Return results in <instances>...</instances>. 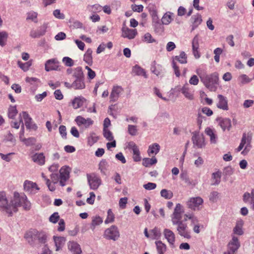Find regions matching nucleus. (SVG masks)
I'll list each match as a JSON object with an SVG mask.
<instances>
[{"instance_id":"nucleus-1","label":"nucleus","mask_w":254,"mask_h":254,"mask_svg":"<svg viewBox=\"0 0 254 254\" xmlns=\"http://www.w3.org/2000/svg\"><path fill=\"white\" fill-rule=\"evenodd\" d=\"M22 206L25 210H29L31 208V203L27 200L24 194L20 195L18 192L14 193L13 198L8 203L5 193L0 192V209L5 212L9 216L13 212L17 211V207Z\"/></svg>"},{"instance_id":"nucleus-2","label":"nucleus","mask_w":254,"mask_h":254,"mask_svg":"<svg viewBox=\"0 0 254 254\" xmlns=\"http://www.w3.org/2000/svg\"><path fill=\"white\" fill-rule=\"evenodd\" d=\"M184 213V209L180 203H177L171 215V221L173 225H177L178 234L185 238L189 239L191 238L190 231L187 224L182 221Z\"/></svg>"},{"instance_id":"nucleus-3","label":"nucleus","mask_w":254,"mask_h":254,"mask_svg":"<svg viewBox=\"0 0 254 254\" xmlns=\"http://www.w3.org/2000/svg\"><path fill=\"white\" fill-rule=\"evenodd\" d=\"M196 73L204 85L210 91H215L219 84V74L215 72L208 74L205 71L199 69L196 70Z\"/></svg>"},{"instance_id":"nucleus-4","label":"nucleus","mask_w":254,"mask_h":254,"mask_svg":"<svg viewBox=\"0 0 254 254\" xmlns=\"http://www.w3.org/2000/svg\"><path fill=\"white\" fill-rule=\"evenodd\" d=\"M24 238L30 245L34 246L37 242L45 244L47 241V235L45 232L31 229L25 233Z\"/></svg>"},{"instance_id":"nucleus-5","label":"nucleus","mask_w":254,"mask_h":254,"mask_svg":"<svg viewBox=\"0 0 254 254\" xmlns=\"http://www.w3.org/2000/svg\"><path fill=\"white\" fill-rule=\"evenodd\" d=\"M251 134L249 135V133H244L241 143L237 149V151H240L245 146V148L241 153L243 155L247 154L252 148V145H251Z\"/></svg>"},{"instance_id":"nucleus-6","label":"nucleus","mask_w":254,"mask_h":254,"mask_svg":"<svg viewBox=\"0 0 254 254\" xmlns=\"http://www.w3.org/2000/svg\"><path fill=\"white\" fill-rule=\"evenodd\" d=\"M120 235L118 227L115 225H112L105 230L103 236L104 238L107 240L115 241L119 239Z\"/></svg>"},{"instance_id":"nucleus-7","label":"nucleus","mask_w":254,"mask_h":254,"mask_svg":"<svg viewBox=\"0 0 254 254\" xmlns=\"http://www.w3.org/2000/svg\"><path fill=\"white\" fill-rule=\"evenodd\" d=\"M87 178L90 188L92 190L98 189L102 184L100 177L94 173L87 174Z\"/></svg>"},{"instance_id":"nucleus-8","label":"nucleus","mask_w":254,"mask_h":254,"mask_svg":"<svg viewBox=\"0 0 254 254\" xmlns=\"http://www.w3.org/2000/svg\"><path fill=\"white\" fill-rule=\"evenodd\" d=\"M203 200L200 197H191L187 201L188 207L193 210H198L202 206Z\"/></svg>"},{"instance_id":"nucleus-9","label":"nucleus","mask_w":254,"mask_h":254,"mask_svg":"<svg viewBox=\"0 0 254 254\" xmlns=\"http://www.w3.org/2000/svg\"><path fill=\"white\" fill-rule=\"evenodd\" d=\"M70 168L68 166H64L62 167L60 170V184L61 186H64L65 182L69 178Z\"/></svg>"},{"instance_id":"nucleus-10","label":"nucleus","mask_w":254,"mask_h":254,"mask_svg":"<svg viewBox=\"0 0 254 254\" xmlns=\"http://www.w3.org/2000/svg\"><path fill=\"white\" fill-rule=\"evenodd\" d=\"M163 235L167 240L170 246L172 248L175 247L176 236L175 233L170 229L165 228L163 230Z\"/></svg>"},{"instance_id":"nucleus-11","label":"nucleus","mask_w":254,"mask_h":254,"mask_svg":"<svg viewBox=\"0 0 254 254\" xmlns=\"http://www.w3.org/2000/svg\"><path fill=\"white\" fill-rule=\"evenodd\" d=\"M60 63L56 59L48 60L45 64V69L47 71L60 70Z\"/></svg>"},{"instance_id":"nucleus-12","label":"nucleus","mask_w":254,"mask_h":254,"mask_svg":"<svg viewBox=\"0 0 254 254\" xmlns=\"http://www.w3.org/2000/svg\"><path fill=\"white\" fill-rule=\"evenodd\" d=\"M216 107L224 111L228 110L229 107L227 98L222 95L218 94L217 97Z\"/></svg>"},{"instance_id":"nucleus-13","label":"nucleus","mask_w":254,"mask_h":254,"mask_svg":"<svg viewBox=\"0 0 254 254\" xmlns=\"http://www.w3.org/2000/svg\"><path fill=\"white\" fill-rule=\"evenodd\" d=\"M128 148L131 149L133 152V159L135 162H138L141 160L140 151L138 146L132 141L128 143Z\"/></svg>"},{"instance_id":"nucleus-14","label":"nucleus","mask_w":254,"mask_h":254,"mask_svg":"<svg viewBox=\"0 0 254 254\" xmlns=\"http://www.w3.org/2000/svg\"><path fill=\"white\" fill-rule=\"evenodd\" d=\"M24 189L26 191L31 194L36 193L39 190L36 183L27 180L24 182Z\"/></svg>"},{"instance_id":"nucleus-15","label":"nucleus","mask_w":254,"mask_h":254,"mask_svg":"<svg viewBox=\"0 0 254 254\" xmlns=\"http://www.w3.org/2000/svg\"><path fill=\"white\" fill-rule=\"evenodd\" d=\"M48 24L44 23L36 30H32L30 32V36L33 38H38L45 35L48 28Z\"/></svg>"},{"instance_id":"nucleus-16","label":"nucleus","mask_w":254,"mask_h":254,"mask_svg":"<svg viewBox=\"0 0 254 254\" xmlns=\"http://www.w3.org/2000/svg\"><path fill=\"white\" fill-rule=\"evenodd\" d=\"M77 125L80 127L83 125L86 128L89 127L93 124V121L90 118L85 119L81 116H77L75 119Z\"/></svg>"},{"instance_id":"nucleus-17","label":"nucleus","mask_w":254,"mask_h":254,"mask_svg":"<svg viewBox=\"0 0 254 254\" xmlns=\"http://www.w3.org/2000/svg\"><path fill=\"white\" fill-rule=\"evenodd\" d=\"M137 34V31L136 29H129L127 27L122 28V36L124 38L132 39L135 38Z\"/></svg>"},{"instance_id":"nucleus-18","label":"nucleus","mask_w":254,"mask_h":254,"mask_svg":"<svg viewBox=\"0 0 254 254\" xmlns=\"http://www.w3.org/2000/svg\"><path fill=\"white\" fill-rule=\"evenodd\" d=\"M240 247V243L238 238L234 235H233L232 240L228 244V249L236 253Z\"/></svg>"},{"instance_id":"nucleus-19","label":"nucleus","mask_w":254,"mask_h":254,"mask_svg":"<svg viewBox=\"0 0 254 254\" xmlns=\"http://www.w3.org/2000/svg\"><path fill=\"white\" fill-rule=\"evenodd\" d=\"M123 91V88L120 86H114L112 89L110 95V100L111 101H116L120 96L121 92Z\"/></svg>"},{"instance_id":"nucleus-20","label":"nucleus","mask_w":254,"mask_h":254,"mask_svg":"<svg viewBox=\"0 0 254 254\" xmlns=\"http://www.w3.org/2000/svg\"><path fill=\"white\" fill-rule=\"evenodd\" d=\"M198 37L196 35L195 36L192 41V53L195 59H197L200 58V54L198 51L199 49V43H198Z\"/></svg>"},{"instance_id":"nucleus-21","label":"nucleus","mask_w":254,"mask_h":254,"mask_svg":"<svg viewBox=\"0 0 254 254\" xmlns=\"http://www.w3.org/2000/svg\"><path fill=\"white\" fill-rule=\"evenodd\" d=\"M67 246L68 250L73 254H81L82 253L80 245L75 242H69Z\"/></svg>"},{"instance_id":"nucleus-22","label":"nucleus","mask_w":254,"mask_h":254,"mask_svg":"<svg viewBox=\"0 0 254 254\" xmlns=\"http://www.w3.org/2000/svg\"><path fill=\"white\" fill-rule=\"evenodd\" d=\"M218 124L223 130L230 129L231 127V122L230 119L228 118H218L217 119Z\"/></svg>"},{"instance_id":"nucleus-23","label":"nucleus","mask_w":254,"mask_h":254,"mask_svg":"<svg viewBox=\"0 0 254 254\" xmlns=\"http://www.w3.org/2000/svg\"><path fill=\"white\" fill-rule=\"evenodd\" d=\"M193 143L198 148H201L204 145V140L202 135L195 134L192 137Z\"/></svg>"},{"instance_id":"nucleus-24","label":"nucleus","mask_w":254,"mask_h":254,"mask_svg":"<svg viewBox=\"0 0 254 254\" xmlns=\"http://www.w3.org/2000/svg\"><path fill=\"white\" fill-rule=\"evenodd\" d=\"M32 160L39 165H43L45 163V157L42 153H35L31 157Z\"/></svg>"},{"instance_id":"nucleus-25","label":"nucleus","mask_w":254,"mask_h":254,"mask_svg":"<svg viewBox=\"0 0 254 254\" xmlns=\"http://www.w3.org/2000/svg\"><path fill=\"white\" fill-rule=\"evenodd\" d=\"M181 91L185 97L190 100L194 98L193 94L190 90L188 84L184 85L181 89Z\"/></svg>"},{"instance_id":"nucleus-26","label":"nucleus","mask_w":254,"mask_h":254,"mask_svg":"<svg viewBox=\"0 0 254 254\" xmlns=\"http://www.w3.org/2000/svg\"><path fill=\"white\" fill-rule=\"evenodd\" d=\"M160 149V145L156 143H154L149 145L147 151L148 155L149 156H154L159 151Z\"/></svg>"},{"instance_id":"nucleus-27","label":"nucleus","mask_w":254,"mask_h":254,"mask_svg":"<svg viewBox=\"0 0 254 254\" xmlns=\"http://www.w3.org/2000/svg\"><path fill=\"white\" fill-rule=\"evenodd\" d=\"M71 86L75 89H82L85 87L83 78L76 79L72 83Z\"/></svg>"},{"instance_id":"nucleus-28","label":"nucleus","mask_w":254,"mask_h":254,"mask_svg":"<svg viewBox=\"0 0 254 254\" xmlns=\"http://www.w3.org/2000/svg\"><path fill=\"white\" fill-rule=\"evenodd\" d=\"M92 50L91 49H88L84 55L83 61L89 65L93 64Z\"/></svg>"},{"instance_id":"nucleus-29","label":"nucleus","mask_w":254,"mask_h":254,"mask_svg":"<svg viewBox=\"0 0 254 254\" xmlns=\"http://www.w3.org/2000/svg\"><path fill=\"white\" fill-rule=\"evenodd\" d=\"M173 13L171 12H167L163 16L161 21L163 24L168 25L173 20Z\"/></svg>"},{"instance_id":"nucleus-30","label":"nucleus","mask_w":254,"mask_h":254,"mask_svg":"<svg viewBox=\"0 0 254 254\" xmlns=\"http://www.w3.org/2000/svg\"><path fill=\"white\" fill-rule=\"evenodd\" d=\"M54 240L56 247V251H59L64 244L65 239L63 237H54Z\"/></svg>"},{"instance_id":"nucleus-31","label":"nucleus","mask_w":254,"mask_h":254,"mask_svg":"<svg viewBox=\"0 0 254 254\" xmlns=\"http://www.w3.org/2000/svg\"><path fill=\"white\" fill-rule=\"evenodd\" d=\"M156 249L158 254H164L166 251V245L161 241L155 242Z\"/></svg>"},{"instance_id":"nucleus-32","label":"nucleus","mask_w":254,"mask_h":254,"mask_svg":"<svg viewBox=\"0 0 254 254\" xmlns=\"http://www.w3.org/2000/svg\"><path fill=\"white\" fill-rule=\"evenodd\" d=\"M173 60L177 61L182 64H187V56L184 52H181L180 55L175 56Z\"/></svg>"},{"instance_id":"nucleus-33","label":"nucleus","mask_w":254,"mask_h":254,"mask_svg":"<svg viewBox=\"0 0 254 254\" xmlns=\"http://www.w3.org/2000/svg\"><path fill=\"white\" fill-rule=\"evenodd\" d=\"M85 99L84 98L81 97H76L72 102V105L74 109H78L81 107L84 103Z\"/></svg>"},{"instance_id":"nucleus-34","label":"nucleus","mask_w":254,"mask_h":254,"mask_svg":"<svg viewBox=\"0 0 254 254\" xmlns=\"http://www.w3.org/2000/svg\"><path fill=\"white\" fill-rule=\"evenodd\" d=\"M221 173L219 171L213 173L212 174V185H218L220 182Z\"/></svg>"},{"instance_id":"nucleus-35","label":"nucleus","mask_w":254,"mask_h":254,"mask_svg":"<svg viewBox=\"0 0 254 254\" xmlns=\"http://www.w3.org/2000/svg\"><path fill=\"white\" fill-rule=\"evenodd\" d=\"M157 159L155 156H152V158H147L143 160L142 164L143 166L147 167L157 163Z\"/></svg>"},{"instance_id":"nucleus-36","label":"nucleus","mask_w":254,"mask_h":254,"mask_svg":"<svg viewBox=\"0 0 254 254\" xmlns=\"http://www.w3.org/2000/svg\"><path fill=\"white\" fill-rule=\"evenodd\" d=\"M132 72L136 75L143 76L144 77L147 78V75L145 70L138 65H135L133 67Z\"/></svg>"},{"instance_id":"nucleus-37","label":"nucleus","mask_w":254,"mask_h":254,"mask_svg":"<svg viewBox=\"0 0 254 254\" xmlns=\"http://www.w3.org/2000/svg\"><path fill=\"white\" fill-rule=\"evenodd\" d=\"M150 238L152 239H158L161 237V232L159 229L155 227L150 231Z\"/></svg>"},{"instance_id":"nucleus-38","label":"nucleus","mask_w":254,"mask_h":254,"mask_svg":"<svg viewBox=\"0 0 254 254\" xmlns=\"http://www.w3.org/2000/svg\"><path fill=\"white\" fill-rule=\"evenodd\" d=\"M243 224L242 221L237 222L233 229V233L234 234L238 235H242L243 234L244 232L242 230Z\"/></svg>"},{"instance_id":"nucleus-39","label":"nucleus","mask_w":254,"mask_h":254,"mask_svg":"<svg viewBox=\"0 0 254 254\" xmlns=\"http://www.w3.org/2000/svg\"><path fill=\"white\" fill-rule=\"evenodd\" d=\"M73 76L76 78H83L84 75L81 67H77L74 68L73 72Z\"/></svg>"},{"instance_id":"nucleus-40","label":"nucleus","mask_w":254,"mask_h":254,"mask_svg":"<svg viewBox=\"0 0 254 254\" xmlns=\"http://www.w3.org/2000/svg\"><path fill=\"white\" fill-rule=\"evenodd\" d=\"M160 194L162 197L168 199H171L173 196L172 191L166 189L162 190L160 191Z\"/></svg>"},{"instance_id":"nucleus-41","label":"nucleus","mask_w":254,"mask_h":254,"mask_svg":"<svg viewBox=\"0 0 254 254\" xmlns=\"http://www.w3.org/2000/svg\"><path fill=\"white\" fill-rule=\"evenodd\" d=\"M8 34L5 31L0 32V46L3 47L6 45Z\"/></svg>"},{"instance_id":"nucleus-42","label":"nucleus","mask_w":254,"mask_h":254,"mask_svg":"<svg viewBox=\"0 0 254 254\" xmlns=\"http://www.w3.org/2000/svg\"><path fill=\"white\" fill-rule=\"evenodd\" d=\"M192 24L193 27H197L202 22L201 16L199 14L194 15L192 16Z\"/></svg>"},{"instance_id":"nucleus-43","label":"nucleus","mask_w":254,"mask_h":254,"mask_svg":"<svg viewBox=\"0 0 254 254\" xmlns=\"http://www.w3.org/2000/svg\"><path fill=\"white\" fill-rule=\"evenodd\" d=\"M115 220V215L112 212L111 209H109L107 212V217L105 220V224H108L110 223H112Z\"/></svg>"},{"instance_id":"nucleus-44","label":"nucleus","mask_w":254,"mask_h":254,"mask_svg":"<svg viewBox=\"0 0 254 254\" xmlns=\"http://www.w3.org/2000/svg\"><path fill=\"white\" fill-rule=\"evenodd\" d=\"M190 220L192 224H196L198 222V219L196 217L194 216L192 214H185L184 215V221Z\"/></svg>"},{"instance_id":"nucleus-45","label":"nucleus","mask_w":254,"mask_h":254,"mask_svg":"<svg viewBox=\"0 0 254 254\" xmlns=\"http://www.w3.org/2000/svg\"><path fill=\"white\" fill-rule=\"evenodd\" d=\"M103 135L104 137L109 141H112L114 139V136L112 132L108 128L103 129Z\"/></svg>"},{"instance_id":"nucleus-46","label":"nucleus","mask_w":254,"mask_h":254,"mask_svg":"<svg viewBox=\"0 0 254 254\" xmlns=\"http://www.w3.org/2000/svg\"><path fill=\"white\" fill-rule=\"evenodd\" d=\"M128 133L131 136H135L137 134V128L136 126L129 125L127 127Z\"/></svg>"},{"instance_id":"nucleus-47","label":"nucleus","mask_w":254,"mask_h":254,"mask_svg":"<svg viewBox=\"0 0 254 254\" xmlns=\"http://www.w3.org/2000/svg\"><path fill=\"white\" fill-rule=\"evenodd\" d=\"M17 114V111L15 106H10L8 109V117L13 119Z\"/></svg>"},{"instance_id":"nucleus-48","label":"nucleus","mask_w":254,"mask_h":254,"mask_svg":"<svg viewBox=\"0 0 254 254\" xmlns=\"http://www.w3.org/2000/svg\"><path fill=\"white\" fill-rule=\"evenodd\" d=\"M88 8L90 11L93 13L99 12L102 10V7L98 4L89 6Z\"/></svg>"},{"instance_id":"nucleus-49","label":"nucleus","mask_w":254,"mask_h":254,"mask_svg":"<svg viewBox=\"0 0 254 254\" xmlns=\"http://www.w3.org/2000/svg\"><path fill=\"white\" fill-rule=\"evenodd\" d=\"M17 64L19 67H20L24 71H27L31 65L29 62H26L25 63H22L21 62L18 61Z\"/></svg>"},{"instance_id":"nucleus-50","label":"nucleus","mask_w":254,"mask_h":254,"mask_svg":"<svg viewBox=\"0 0 254 254\" xmlns=\"http://www.w3.org/2000/svg\"><path fill=\"white\" fill-rule=\"evenodd\" d=\"M103 222V220L100 216H96L94 217L92 221L91 225L93 227V229H94L95 226L99 225Z\"/></svg>"},{"instance_id":"nucleus-51","label":"nucleus","mask_w":254,"mask_h":254,"mask_svg":"<svg viewBox=\"0 0 254 254\" xmlns=\"http://www.w3.org/2000/svg\"><path fill=\"white\" fill-rule=\"evenodd\" d=\"M99 139L98 137L94 133H91L88 137V140L89 143L93 144Z\"/></svg>"},{"instance_id":"nucleus-52","label":"nucleus","mask_w":254,"mask_h":254,"mask_svg":"<svg viewBox=\"0 0 254 254\" xmlns=\"http://www.w3.org/2000/svg\"><path fill=\"white\" fill-rule=\"evenodd\" d=\"M239 80L243 84L249 83L251 80L246 74H242L239 77Z\"/></svg>"},{"instance_id":"nucleus-53","label":"nucleus","mask_w":254,"mask_h":254,"mask_svg":"<svg viewBox=\"0 0 254 254\" xmlns=\"http://www.w3.org/2000/svg\"><path fill=\"white\" fill-rule=\"evenodd\" d=\"M60 219V216L58 212L54 213L49 218L51 222L56 223Z\"/></svg>"},{"instance_id":"nucleus-54","label":"nucleus","mask_w":254,"mask_h":254,"mask_svg":"<svg viewBox=\"0 0 254 254\" xmlns=\"http://www.w3.org/2000/svg\"><path fill=\"white\" fill-rule=\"evenodd\" d=\"M85 69L87 70L88 78L90 79H93L96 76L95 72L88 66H85Z\"/></svg>"},{"instance_id":"nucleus-55","label":"nucleus","mask_w":254,"mask_h":254,"mask_svg":"<svg viewBox=\"0 0 254 254\" xmlns=\"http://www.w3.org/2000/svg\"><path fill=\"white\" fill-rule=\"evenodd\" d=\"M25 125L27 128L28 129H36L37 126L35 124H32V118H30L29 120L25 122Z\"/></svg>"},{"instance_id":"nucleus-56","label":"nucleus","mask_w":254,"mask_h":254,"mask_svg":"<svg viewBox=\"0 0 254 254\" xmlns=\"http://www.w3.org/2000/svg\"><path fill=\"white\" fill-rule=\"evenodd\" d=\"M54 16L60 19H64L65 18V15L63 13L61 12L60 10L56 9L53 11Z\"/></svg>"},{"instance_id":"nucleus-57","label":"nucleus","mask_w":254,"mask_h":254,"mask_svg":"<svg viewBox=\"0 0 254 254\" xmlns=\"http://www.w3.org/2000/svg\"><path fill=\"white\" fill-rule=\"evenodd\" d=\"M46 184L47 185L49 190L54 191L56 190V183L51 182L48 179H45Z\"/></svg>"},{"instance_id":"nucleus-58","label":"nucleus","mask_w":254,"mask_h":254,"mask_svg":"<svg viewBox=\"0 0 254 254\" xmlns=\"http://www.w3.org/2000/svg\"><path fill=\"white\" fill-rule=\"evenodd\" d=\"M36 141V139L34 137H29L28 138H24L22 141L27 146L33 145Z\"/></svg>"},{"instance_id":"nucleus-59","label":"nucleus","mask_w":254,"mask_h":254,"mask_svg":"<svg viewBox=\"0 0 254 254\" xmlns=\"http://www.w3.org/2000/svg\"><path fill=\"white\" fill-rule=\"evenodd\" d=\"M59 132L61 135L62 137L64 138H66V129L64 126L61 125L59 127Z\"/></svg>"},{"instance_id":"nucleus-60","label":"nucleus","mask_w":254,"mask_h":254,"mask_svg":"<svg viewBox=\"0 0 254 254\" xmlns=\"http://www.w3.org/2000/svg\"><path fill=\"white\" fill-rule=\"evenodd\" d=\"M199 82V79L197 75H193L189 80V83L191 85H197Z\"/></svg>"},{"instance_id":"nucleus-61","label":"nucleus","mask_w":254,"mask_h":254,"mask_svg":"<svg viewBox=\"0 0 254 254\" xmlns=\"http://www.w3.org/2000/svg\"><path fill=\"white\" fill-rule=\"evenodd\" d=\"M172 66L174 70L175 74L177 77L180 76V71L179 66L177 65L176 62L174 60L172 61Z\"/></svg>"},{"instance_id":"nucleus-62","label":"nucleus","mask_w":254,"mask_h":254,"mask_svg":"<svg viewBox=\"0 0 254 254\" xmlns=\"http://www.w3.org/2000/svg\"><path fill=\"white\" fill-rule=\"evenodd\" d=\"M63 62L64 63V64L67 66H71L73 65V60L69 57H64L63 59Z\"/></svg>"},{"instance_id":"nucleus-63","label":"nucleus","mask_w":254,"mask_h":254,"mask_svg":"<svg viewBox=\"0 0 254 254\" xmlns=\"http://www.w3.org/2000/svg\"><path fill=\"white\" fill-rule=\"evenodd\" d=\"M201 112L207 116H211L213 115V112L212 110H211L209 108L207 107H203L201 109Z\"/></svg>"},{"instance_id":"nucleus-64","label":"nucleus","mask_w":254,"mask_h":254,"mask_svg":"<svg viewBox=\"0 0 254 254\" xmlns=\"http://www.w3.org/2000/svg\"><path fill=\"white\" fill-rule=\"evenodd\" d=\"M131 9L133 11L140 12L143 11V6L141 4L140 5H136V4H132L131 6Z\"/></svg>"}]
</instances>
